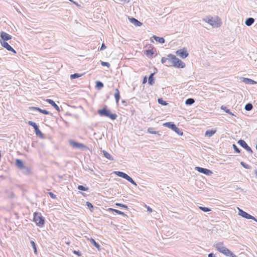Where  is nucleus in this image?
Returning a JSON list of instances; mask_svg holds the SVG:
<instances>
[{"label":"nucleus","instance_id":"obj_41","mask_svg":"<svg viewBox=\"0 0 257 257\" xmlns=\"http://www.w3.org/2000/svg\"><path fill=\"white\" fill-rule=\"evenodd\" d=\"M78 189L80 190H82V191H87L88 190V188L85 187L82 185H79L78 186Z\"/></svg>","mask_w":257,"mask_h":257},{"label":"nucleus","instance_id":"obj_44","mask_svg":"<svg viewBox=\"0 0 257 257\" xmlns=\"http://www.w3.org/2000/svg\"><path fill=\"white\" fill-rule=\"evenodd\" d=\"M101 64L103 66H106L108 68L110 67V64L108 62H101Z\"/></svg>","mask_w":257,"mask_h":257},{"label":"nucleus","instance_id":"obj_33","mask_svg":"<svg viewBox=\"0 0 257 257\" xmlns=\"http://www.w3.org/2000/svg\"><path fill=\"white\" fill-rule=\"evenodd\" d=\"M252 108V105L251 103H247L245 106V110H246L247 111H249V110H251Z\"/></svg>","mask_w":257,"mask_h":257},{"label":"nucleus","instance_id":"obj_45","mask_svg":"<svg viewBox=\"0 0 257 257\" xmlns=\"http://www.w3.org/2000/svg\"><path fill=\"white\" fill-rule=\"evenodd\" d=\"M49 195L50 196V197L53 198V199H56L57 197H56V196L52 192H50L49 193Z\"/></svg>","mask_w":257,"mask_h":257},{"label":"nucleus","instance_id":"obj_27","mask_svg":"<svg viewBox=\"0 0 257 257\" xmlns=\"http://www.w3.org/2000/svg\"><path fill=\"white\" fill-rule=\"evenodd\" d=\"M254 21V20L253 18H248L245 21V24L247 26H249L253 23Z\"/></svg>","mask_w":257,"mask_h":257},{"label":"nucleus","instance_id":"obj_40","mask_svg":"<svg viewBox=\"0 0 257 257\" xmlns=\"http://www.w3.org/2000/svg\"><path fill=\"white\" fill-rule=\"evenodd\" d=\"M199 208L200 209H201V210H202L204 212H208V211H210V209L207 207L200 206Z\"/></svg>","mask_w":257,"mask_h":257},{"label":"nucleus","instance_id":"obj_31","mask_svg":"<svg viewBox=\"0 0 257 257\" xmlns=\"http://www.w3.org/2000/svg\"><path fill=\"white\" fill-rule=\"evenodd\" d=\"M195 102L194 99L193 98H188L186 100L185 103L187 105H191L194 103Z\"/></svg>","mask_w":257,"mask_h":257},{"label":"nucleus","instance_id":"obj_35","mask_svg":"<svg viewBox=\"0 0 257 257\" xmlns=\"http://www.w3.org/2000/svg\"><path fill=\"white\" fill-rule=\"evenodd\" d=\"M221 109L224 110L226 113H227L229 114H231V115H233V114L230 111V110L228 109H227L226 107L222 106L221 107Z\"/></svg>","mask_w":257,"mask_h":257},{"label":"nucleus","instance_id":"obj_50","mask_svg":"<svg viewBox=\"0 0 257 257\" xmlns=\"http://www.w3.org/2000/svg\"><path fill=\"white\" fill-rule=\"evenodd\" d=\"M106 48V46H105L104 44H102L101 45V47L100 48V50H102Z\"/></svg>","mask_w":257,"mask_h":257},{"label":"nucleus","instance_id":"obj_22","mask_svg":"<svg viewBox=\"0 0 257 257\" xmlns=\"http://www.w3.org/2000/svg\"><path fill=\"white\" fill-rule=\"evenodd\" d=\"M115 91V92L114 93V96L115 98L116 103H118L119 99H120L119 91L118 89H117V88H116Z\"/></svg>","mask_w":257,"mask_h":257},{"label":"nucleus","instance_id":"obj_13","mask_svg":"<svg viewBox=\"0 0 257 257\" xmlns=\"http://www.w3.org/2000/svg\"><path fill=\"white\" fill-rule=\"evenodd\" d=\"M196 170L198 171L199 172L203 173L208 176H210L212 174V172L211 171L205 168L198 167H196Z\"/></svg>","mask_w":257,"mask_h":257},{"label":"nucleus","instance_id":"obj_6","mask_svg":"<svg viewBox=\"0 0 257 257\" xmlns=\"http://www.w3.org/2000/svg\"><path fill=\"white\" fill-rule=\"evenodd\" d=\"M33 221L36 223V225L41 227H43L45 223V219L41 213L36 212L34 213Z\"/></svg>","mask_w":257,"mask_h":257},{"label":"nucleus","instance_id":"obj_30","mask_svg":"<svg viewBox=\"0 0 257 257\" xmlns=\"http://www.w3.org/2000/svg\"><path fill=\"white\" fill-rule=\"evenodd\" d=\"M31 244L34 249V253L35 254H37L38 253V251H37V247H36V244L35 243V242L34 241H31Z\"/></svg>","mask_w":257,"mask_h":257},{"label":"nucleus","instance_id":"obj_9","mask_svg":"<svg viewBox=\"0 0 257 257\" xmlns=\"http://www.w3.org/2000/svg\"><path fill=\"white\" fill-rule=\"evenodd\" d=\"M28 124L34 127L35 131V133L37 136L43 137V134H42V132L39 130L38 126L35 122H32V121H29Z\"/></svg>","mask_w":257,"mask_h":257},{"label":"nucleus","instance_id":"obj_5","mask_svg":"<svg viewBox=\"0 0 257 257\" xmlns=\"http://www.w3.org/2000/svg\"><path fill=\"white\" fill-rule=\"evenodd\" d=\"M204 21L214 28L219 27L221 25V20L218 17H209L204 19Z\"/></svg>","mask_w":257,"mask_h":257},{"label":"nucleus","instance_id":"obj_10","mask_svg":"<svg viewBox=\"0 0 257 257\" xmlns=\"http://www.w3.org/2000/svg\"><path fill=\"white\" fill-rule=\"evenodd\" d=\"M239 210V215L241 216L242 217L246 218V219H251L254 220L255 221H257L256 219L252 216L250 215V214H248L247 212L243 211L242 210L240 209H238Z\"/></svg>","mask_w":257,"mask_h":257},{"label":"nucleus","instance_id":"obj_14","mask_svg":"<svg viewBox=\"0 0 257 257\" xmlns=\"http://www.w3.org/2000/svg\"><path fill=\"white\" fill-rule=\"evenodd\" d=\"M238 143L243 148L245 149L247 151L250 152V153H252V151L251 150V149L250 148V147H249L247 144L246 143V142L243 141V140H239L238 142Z\"/></svg>","mask_w":257,"mask_h":257},{"label":"nucleus","instance_id":"obj_12","mask_svg":"<svg viewBox=\"0 0 257 257\" xmlns=\"http://www.w3.org/2000/svg\"><path fill=\"white\" fill-rule=\"evenodd\" d=\"M0 43L2 46L8 51H12L15 54L16 53V51L7 42L0 40Z\"/></svg>","mask_w":257,"mask_h":257},{"label":"nucleus","instance_id":"obj_23","mask_svg":"<svg viewBox=\"0 0 257 257\" xmlns=\"http://www.w3.org/2000/svg\"><path fill=\"white\" fill-rule=\"evenodd\" d=\"M107 210L111 211H112V212H114L118 214L121 215H123V216H126V214L124 213H123V212H122L121 211H119L118 210L115 209H113V208H109Z\"/></svg>","mask_w":257,"mask_h":257},{"label":"nucleus","instance_id":"obj_24","mask_svg":"<svg viewBox=\"0 0 257 257\" xmlns=\"http://www.w3.org/2000/svg\"><path fill=\"white\" fill-rule=\"evenodd\" d=\"M154 39L158 42L163 44L165 42V40L163 37H159L156 36H153Z\"/></svg>","mask_w":257,"mask_h":257},{"label":"nucleus","instance_id":"obj_26","mask_svg":"<svg viewBox=\"0 0 257 257\" xmlns=\"http://www.w3.org/2000/svg\"><path fill=\"white\" fill-rule=\"evenodd\" d=\"M103 155L104 156V157L109 159V160H112L113 159V157L111 156V155L109 154L108 152H107L106 151H103Z\"/></svg>","mask_w":257,"mask_h":257},{"label":"nucleus","instance_id":"obj_7","mask_svg":"<svg viewBox=\"0 0 257 257\" xmlns=\"http://www.w3.org/2000/svg\"><path fill=\"white\" fill-rule=\"evenodd\" d=\"M163 126L171 128V130H172L173 131H174L177 134H178V135H179L180 136H182L183 134V132H181L180 131V130L178 127H177L176 126V125L174 124V123H173L172 122H165L163 124Z\"/></svg>","mask_w":257,"mask_h":257},{"label":"nucleus","instance_id":"obj_25","mask_svg":"<svg viewBox=\"0 0 257 257\" xmlns=\"http://www.w3.org/2000/svg\"><path fill=\"white\" fill-rule=\"evenodd\" d=\"M216 133V130H207L205 133V136L210 137L213 136Z\"/></svg>","mask_w":257,"mask_h":257},{"label":"nucleus","instance_id":"obj_21","mask_svg":"<svg viewBox=\"0 0 257 257\" xmlns=\"http://www.w3.org/2000/svg\"><path fill=\"white\" fill-rule=\"evenodd\" d=\"M16 165L19 168H23L24 167L23 161L20 159L16 160Z\"/></svg>","mask_w":257,"mask_h":257},{"label":"nucleus","instance_id":"obj_3","mask_svg":"<svg viewBox=\"0 0 257 257\" xmlns=\"http://www.w3.org/2000/svg\"><path fill=\"white\" fill-rule=\"evenodd\" d=\"M168 57L170 59V64L171 66H174L177 68H183L185 67V64L179 58H177L173 54H169Z\"/></svg>","mask_w":257,"mask_h":257},{"label":"nucleus","instance_id":"obj_43","mask_svg":"<svg viewBox=\"0 0 257 257\" xmlns=\"http://www.w3.org/2000/svg\"><path fill=\"white\" fill-rule=\"evenodd\" d=\"M240 164H241V165L243 167H244L245 168H246V169H250V166H249L248 165L246 164L245 163H244V162H241Z\"/></svg>","mask_w":257,"mask_h":257},{"label":"nucleus","instance_id":"obj_47","mask_svg":"<svg viewBox=\"0 0 257 257\" xmlns=\"http://www.w3.org/2000/svg\"><path fill=\"white\" fill-rule=\"evenodd\" d=\"M233 148H234V150H235V151L237 153H239L240 152V151L239 150V149L237 148V147L235 145H233Z\"/></svg>","mask_w":257,"mask_h":257},{"label":"nucleus","instance_id":"obj_19","mask_svg":"<svg viewBox=\"0 0 257 257\" xmlns=\"http://www.w3.org/2000/svg\"><path fill=\"white\" fill-rule=\"evenodd\" d=\"M130 21L136 26H141L142 25L141 22H139L138 20L134 18H130Z\"/></svg>","mask_w":257,"mask_h":257},{"label":"nucleus","instance_id":"obj_28","mask_svg":"<svg viewBox=\"0 0 257 257\" xmlns=\"http://www.w3.org/2000/svg\"><path fill=\"white\" fill-rule=\"evenodd\" d=\"M90 241L98 249L100 250V245L98 244V243H97L94 239L93 238H90L89 239Z\"/></svg>","mask_w":257,"mask_h":257},{"label":"nucleus","instance_id":"obj_11","mask_svg":"<svg viewBox=\"0 0 257 257\" xmlns=\"http://www.w3.org/2000/svg\"><path fill=\"white\" fill-rule=\"evenodd\" d=\"M177 55L184 59L188 57V53L185 49H180L176 52Z\"/></svg>","mask_w":257,"mask_h":257},{"label":"nucleus","instance_id":"obj_8","mask_svg":"<svg viewBox=\"0 0 257 257\" xmlns=\"http://www.w3.org/2000/svg\"><path fill=\"white\" fill-rule=\"evenodd\" d=\"M114 173L119 177H120L125 179L129 182H130L131 183H132L133 184H134L135 185H137V184L133 180V179L131 177H130L129 176H128L127 174H126L125 173L122 172H120V171H115L114 172Z\"/></svg>","mask_w":257,"mask_h":257},{"label":"nucleus","instance_id":"obj_34","mask_svg":"<svg viewBox=\"0 0 257 257\" xmlns=\"http://www.w3.org/2000/svg\"><path fill=\"white\" fill-rule=\"evenodd\" d=\"M145 53L147 56H152L154 54V52L153 49H150L147 50Z\"/></svg>","mask_w":257,"mask_h":257},{"label":"nucleus","instance_id":"obj_1","mask_svg":"<svg viewBox=\"0 0 257 257\" xmlns=\"http://www.w3.org/2000/svg\"><path fill=\"white\" fill-rule=\"evenodd\" d=\"M216 249L220 252L223 253L226 256L230 257H236V255L234 254L232 251L229 249L227 248L224 245L222 242L217 243L215 245Z\"/></svg>","mask_w":257,"mask_h":257},{"label":"nucleus","instance_id":"obj_16","mask_svg":"<svg viewBox=\"0 0 257 257\" xmlns=\"http://www.w3.org/2000/svg\"><path fill=\"white\" fill-rule=\"evenodd\" d=\"M1 37L3 40L2 41H8L12 39V36L4 32H1Z\"/></svg>","mask_w":257,"mask_h":257},{"label":"nucleus","instance_id":"obj_15","mask_svg":"<svg viewBox=\"0 0 257 257\" xmlns=\"http://www.w3.org/2000/svg\"><path fill=\"white\" fill-rule=\"evenodd\" d=\"M70 144L71 145L74 147V148H86V147L81 143H78L77 142H75L73 141H70Z\"/></svg>","mask_w":257,"mask_h":257},{"label":"nucleus","instance_id":"obj_2","mask_svg":"<svg viewBox=\"0 0 257 257\" xmlns=\"http://www.w3.org/2000/svg\"><path fill=\"white\" fill-rule=\"evenodd\" d=\"M168 57L170 59V64L171 66H174L177 68H183L185 67V64L179 58H177L173 54H169Z\"/></svg>","mask_w":257,"mask_h":257},{"label":"nucleus","instance_id":"obj_36","mask_svg":"<svg viewBox=\"0 0 257 257\" xmlns=\"http://www.w3.org/2000/svg\"><path fill=\"white\" fill-rule=\"evenodd\" d=\"M148 132H149V133L152 134H157V132L154 131V129L153 127L148 128Z\"/></svg>","mask_w":257,"mask_h":257},{"label":"nucleus","instance_id":"obj_39","mask_svg":"<svg viewBox=\"0 0 257 257\" xmlns=\"http://www.w3.org/2000/svg\"><path fill=\"white\" fill-rule=\"evenodd\" d=\"M158 102L163 105H166L167 104L166 102L164 101L162 98L158 99Z\"/></svg>","mask_w":257,"mask_h":257},{"label":"nucleus","instance_id":"obj_17","mask_svg":"<svg viewBox=\"0 0 257 257\" xmlns=\"http://www.w3.org/2000/svg\"><path fill=\"white\" fill-rule=\"evenodd\" d=\"M46 101L49 104H50L52 106H53L57 110L58 112H60V110L59 107L58 106L57 104L55 103V102L53 100L50 99H47Z\"/></svg>","mask_w":257,"mask_h":257},{"label":"nucleus","instance_id":"obj_52","mask_svg":"<svg viewBox=\"0 0 257 257\" xmlns=\"http://www.w3.org/2000/svg\"><path fill=\"white\" fill-rule=\"evenodd\" d=\"M208 257H215L213 253H210L208 254Z\"/></svg>","mask_w":257,"mask_h":257},{"label":"nucleus","instance_id":"obj_48","mask_svg":"<svg viewBox=\"0 0 257 257\" xmlns=\"http://www.w3.org/2000/svg\"><path fill=\"white\" fill-rule=\"evenodd\" d=\"M247 80L251 84H255L256 83V82L255 81H254L253 80H251V79H247Z\"/></svg>","mask_w":257,"mask_h":257},{"label":"nucleus","instance_id":"obj_32","mask_svg":"<svg viewBox=\"0 0 257 257\" xmlns=\"http://www.w3.org/2000/svg\"><path fill=\"white\" fill-rule=\"evenodd\" d=\"M153 75H154V74L153 73H152L149 77V83L150 84L152 85L153 84V82H154V78H153Z\"/></svg>","mask_w":257,"mask_h":257},{"label":"nucleus","instance_id":"obj_53","mask_svg":"<svg viewBox=\"0 0 257 257\" xmlns=\"http://www.w3.org/2000/svg\"><path fill=\"white\" fill-rule=\"evenodd\" d=\"M66 244H68V245H69L70 244V242H66Z\"/></svg>","mask_w":257,"mask_h":257},{"label":"nucleus","instance_id":"obj_37","mask_svg":"<svg viewBox=\"0 0 257 257\" xmlns=\"http://www.w3.org/2000/svg\"><path fill=\"white\" fill-rule=\"evenodd\" d=\"M96 86L99 88L101 89L103 87V84L101 82L97 81L96 82Z\"/></svg>","mask_w":257,"mask_h":257},{"label":"nucleus","instance_id":"obj_4","mask_svg":"<svg viewBox=\"0 0 257 257\" xmlns=\"http://www.w3.org/2000/svg\"><path fill=\"white\" fill-rule=\"evenodd\" d=\"M98 113L100 116H107L112 120H114L117 117V115L115 113H111L110 110L108 109L106 105H105L102 109L98 110Z\"/></svg>","mask_w":257,"mask_h":257},{"label":"nucleus","instance_id":"obj_29","mask_svg":"<svg viewBox=\"0 0 257 257\" xmlns=\"http://www.w3.org/2000/svg\"><path fill=\"white\" fill-rule=\"evenodd\" d=\"M83 75V74L75 73V74L71 75L70 78L71 79H75L76 78L80 77L82 76Z\"/></svg>","mask_w":257,"mask_h":257},{"label":"nucleus","instance_id":"obj_38","mask_svg":"<svg viewBox=\"0 0 257 257\" xmlns=\"http://www.w3.org/2000/svg\"><path fill=\"white\" fill-rule=\"evenodd\" d=\"M86 205L90 209L91 211H93V205L90 202H86Z\"/></svg>","mask_w":257,"mask_h":257},{"label":"nucleus","instance_id":"obj_46","mask_svg":"<svg viewBox=\"0 0 257 257\" xmlns=\"http://www.w3.org/2000/svg\"><path fill=\"white\" fill-rule=\"evenodd\" d=\"M73 252L74 254H76V255H78V256H80V255H81V253H80V252H79V251L74 250V251H73Z\"/></svg>","mask_w":257,"mask_h":257},{"label":"nucleus","instance_id":"obj_51","mask_svg":"<svg viewBox=\"0 0 257 257\" xmlns=\"http://www.w3.org/2000/svg\"><path fill=\"white\" fill-rule=\"evenodd\" d=\"M147 210L148 211H149L150 212H152V209L149 206H147Z\"/></svg>","mask_w":257,"mask_h":257},{"label":"nucleus","instance_id":"obj_18","mask_svg":"<svg viewBox=\"0 0 257 257\" xmlns=\"http://www.w3.org/2000/svg\"><path fill=\"white\" fill-rule=\"evenodd\" d=\"M161 62L163 64H165L168 67L171 66V64H170V59L169 57H163L161 59Z\"/></svg>","mask_w":257,"mask_h":257},{"label":"nucleus","instance_id":"obj_42","mask_svg":"<svg viewBox=\"0 0 257 257\" xmlns=\"http://www.w3.org/2000/svg\"><path fill=\"white\" fill-rule=\"evenodd\" d=\"M115 205L116 206L121 207H123V208H125V209H127L128 208V207H127V206L126 205L122 204H121V203H116L115 204Z\"/></svg>","mask_w":257,"mask_h":257},{"label":"nucleus","instance_id":"obj_49","mask_svg":"<svg viewBox=\"0 0 257 257\" xmlns=\"http://www.w3.org/2000/svg\"><path fill=\"white\" fill-rule=\"evenodd\" d=\"M147 76L144 77L143 81V83L145 84L147 82Z\"/></svg>","mask_w":257,"mask_h":257},{"label":"nucleus","instance_id":"obj_20","mask_svg":"<svg viewBox=\"0 0 257 257\" xmlns=\"http://www.w3.org/2000/svg\"><path fill=\"white\" fill-rule=\"evenodd\" d=\"M31 109H34V110H38L40 112L43 113V114H49V112L46 110H45V109H42L39 107H31Z\"/></svg>","mask_w":257,"mask_h":257}]
</instances>
